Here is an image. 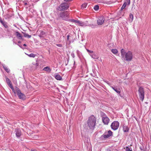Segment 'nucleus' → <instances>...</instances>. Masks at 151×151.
<instances>
[{
    "label": "nucleus",
    "instance_id": "nucleus-1",
    "mask_svg": "<svg viewBox=\"0 0 151 151\" xmlns=\"http://www.w3.org/2000/svg\"><path fill=\"white\" fill-rule=\"evenodd\" d=\"M122 57L123 60L127 61H131L133 57L132 53L130 51H128L126 52L123 49H122L121 51Z\"/></svg>",
    "mask_w": 151,
    "mask_h": 151
},
{
    "label": "nucleus",
    "instance_id": "nucleus-2",
    "mask_svg": "<svg viewBox=\"0 0 151 151\" xmlns=\"http://www.w3.org/2000/svg\"><path fill=\"white\" fill-rule=\"evenodd\" d=\"M96 119L95 116L91 115L88 118L87 124L89 127L91 129H93L95 126Z\"/></svg>",
    "mask_w": 151,
    "mask_h": 151
},
{
    "label": "nucleus",
    "instance_id": "nucleus-3",
    "mask_svg": "<svg viewBox=\"0 0 151 151\" xmlns=\"http://www.w3.org/2000/svg\"><path fill=\"white\" fill-rule=\"evenodd\" d=\"M69 6V4L68 3L64 2L58 6L57 9L60 11H63L67 9Z\"/></svg>",
    "mask_w": 151,
    "mask_h": 151
},
{
    "label": "nucleus",
    "instance_id": "nucleus-4",
    "mask_svg": "<svg viewBox=\"0 0 151 151\" xmlns=\"http://www.w3.org/2000/svg\"><path fill=\"white\" fill-rule=\"evenodd\" d=\"M101 115L102 117V121L106 125H108L109 119L106 114L103 112L101 113Z\"/></svg>",
    "mask_w": 151,
    "mask_h": 151
},
{
    "label": "nucleus",
    "instance_id": "nucleus-5",
    "mask_svg": "<svg viewBox=\"0 0 151 151\" xmlns=\"http://www.w3.org/2000/svg\"><path fill=\"white\" fill-rule=\"evenodd\" d=\"M139 97L140 100L143 101L144 99L145 93L144 89L141 87L139 88L138 90Z\"/></svg>",
    "mask_w": 151,
    "mask_h": 151
},
{
    "label": "nucleus",
    "instance_id": "nucleus-6",
    "mask_svg": "<svg viewBox=\"0 0 151 151\" xmlns=\"http://www.w3.org/2000/svg\"><path fill=\"white\" fill-rule=\"evenodd\" d=\"M69 14L67 12H61L60 14V17L63 20L67 21L68 19Z\"/></svg>",
    "mask_w": 151,
    "mask_h": 151
},
{
    "label": "nucleus",
    "instance_id": "nucleus-7",
    "mask_svg": "<svg viewBox=\"0 0 151 151\" xmlns=\"http://www.w3.org/2000/svg\"><path fill=\"white\" fill-rule=\"evenodd\" d=\"M119 123L117 121H115L112 122L111 127L112 129L115 130L117 129L119 126Z\"/></svg>",
    "mask_w": 151,
    "mask_h": 151
},
{
    "label": "nucleus",
    "instance_id": "nucleus-8",
    "mask_svg": "<svg viewBox=\"0 0 151 151\" xmlns=\"http://www.w3.org/2000/svg\"><path fill=\"white\" fill-rule=\"evenodd\" d=\"M16 91L19 99H23L25 98V95L21 92L20 90L18 88H17Z\"/></svg>",
    "mask_w": 151,
    "mask_h": 151
},
{
    "label": "nucleus",
    "instance_id": "nucleus-9",
    "mask_svg": "<svg viewBox=\"0 0 151 151\" xmlns=\"http://www.w3.org/2000/svg\"><path fill=\"white\" fill-rule=\"evenodd\" d=\"M105 19L103 16L99 17L97 20V24L99 25H101L104 23Z\"/></svg>",
    "mask_w": 151,
    "mask_h": 151
},
{
    "label": "nucleus",
    "instance_id": "nucleus-10",
    "mask_svg": "<svg viewBox=\"0 0 151 151\" xmlns=\"http://www.w3.org/2000/svg\"><path fill=\"white\" fill-rule=\"evenodd\" d=\"M112 134V132L110 130H109L107 134H104L101 136V139L106 138L109 137L110 136H111Z\"/></svg>",
    "mask_w": 151,
    "mask_h": 151
},
{
    "label": "nucleus",
    "instance_id": "nucleus-11",
    "mask_svg": "<svg viewBox=\"0 0 151 151\" xmlns=\"http://www.w3.org/2000/svg\"><path fill=\"white\" fill-rule=\"evenodd\" d=\"M6 81L7 83L8 86H9V87L11 88L12 90L13 91H14V89L12 86V84L11 81L9 80V79L8 78H6Z\"/></svg>",
    "mask_w": 151,
    "mask_h": 151
},
{
    "label": "nucleus",
    "instance_id": "nucleus-12",
    "mask_svg": "<svg viewBox=\"0 0 151 151\" xmlns=\"http://www.w3.org/2000/svg\"><path fill=\"white\" fill-rule=\"evenodd\" d=\"M77 25L81 26H89L88 25V24L87 23V22H82V21L78 20L77 21Z\"/></svg>",
    "mask_w": 151,
    "mask_h": 151
},
{
    "label": "nucleus",
    "instance_id": "nucleus-13",
    "mask_svg": "<svg viewBox=\"0 0 151 151\" xmlns=\"http://www.w3.org/2000/svg\"><path fill=\"white\" fill-rule=\"evenodd\" d=\"M15 132L16 136L17 137H20L21 135L22 132L20 129H16L15 130Z\"/></svg>",
    "mask_w": 151,
    "mask_h": 151
},
{
    "label": "nucleus",
    "instance_id": "nucleus-14",
    "mask_svg": "<svg viewBox=\"0 0 151 151\" xmlns=\"http://www.w3.org/2000/svg\"><path fill=\"white\" fill-rule=\"evenodd\" d=\"M40 33L39 34V36L40 37H43L46 35V33L43 31H40Z\"/></svg>",
    "mask_w": 151,
    "mask_h": 151
},
{
    "label": "nucleus",
    "instance_id": "nucleus-15",
    "mask_svg": "<svg viewBox=\"0 0 151 151\" xmlns=\"http://www.w3.org/2000/svg\"><path fill=\"white\" fill-rule=\"evenodd\" d=\"M43 70L44 71H45L48 73H50L51 71V69L48 66H47L44 68Z\"/></svg>",
    "mask_w": 151,
    "mask_h": 151
},
{
    "label": "nucleus",
    "instance_id": "nucleus-16",
    "mask_svg": "<svg viewBox=\"0 0 151 151\" xmlns=\"http://www.w3.org/2000/svg\"><path fill=\"white\" fill-rule=\"evenodd\" d=\"M89 55L92 58L94 59H98L99 58L98 56L96 54H91L89 53Z\"/></svg>",
    "mask_w": 151,
    "mask_h": 151
},
{
    "label": "nucleus",
    "instance_id": "nucleus-17",
    "mask_svg": "<svg viewBox=\"0 0 151 151\" xmlns=\"http://www.w3.org/2000/svg\"><path fill=\"white\" fill-rule=\"evenodd\" d=\"M130 0H125L124 4L123 5L125 7L126 6L129 5L130 3Z\"/></svg>",
    "mask_w": 151,
    "mask_h": 151
},
{
    "label": "nucleus",
    "instance_id": "nucleus-18",
    "mask_svg": "<svg viewBox=\"0 0 151 151\" xmlns=\"http://www.w3.org/2000/svg\"><path fill=\"white\" fill-rule=\"evenodd\" d=\"M129 129L127 126L126 125H124L123 128V130L124 132H127L129 131Z\"/></svg>",
    "mask_w": 151,
    "mask_h": 151
},
{
    "label": "nucleus",
    "instance_id": "nucleus-19",
    "mask_svg": "<svg viewBox=\"0 0 151 151\" xmlns=\"http://www.w3.org/2000/svg\"><path fill=\"white\" fill-rule=\"evenodd\" d=\"M0 22L3 25L4 27L6 28H7L8 27L7 23L5 21H3L1 20H0Z\"/></svg>",
    "mask_w": 151,
    "mask_h": 151
},
{
    "label": "nucleus",
    "instance_id": "nucleus-20",
    "mask_svg": "<svg viewBox=\"0 0 151 151\" xmlns=\"http://www.w3.org/2000/svg\"><path fill=\"white\" fill-rule=\"evenodd\" d=\"M15 34L17 37L19 39H21L22 38V35L19 32H16L15 33Z\"/></svg>",
    "mask_w": 151,
    "mask_h": 151
},
{
    "label": "nucleus",
    "instance_id": "nucleus-21",
    "mask_svg": "<svg viewBox=\"0 0 151 151\" xmlns=\"http://www.w3.org/2000/svg\"><path fill=\"white\" fill-rule=\"evenodd\" d=\"M133 15L132 14H129V21L130 22H132L133 19Z\"/></svg>",
    "mask_w": 151,
    "mask_h": 151
},
{
    "label": "nucleus",
    "instance_id": "nucleus-22",
    "mask_svg": "<svg viewBox=\"0 0 151 151\" xmlns=\"http://www.w3.org/2000/svg\"><path fill=\"white\" fill-rule=\"evenodd\" d=\"M55 78L57 80H60L62 79L61 77L59 75H57L55 76Z\"/></svg>",
    "mask_w": 151,
    "mask_h": 151
},
{
    "label": "nucleus",
    "instance_id": "nucleus-23",
    "mask_svg": "<svg viewBox=\"0 0 151 151\" xmlns=\"http://www.w3.org/2000/svg\"><path fill=\"white\" fill-rule=\"evenodd\" d=\"M3 68L5 71L8 73H9L10 72V70L5 65H3Z\"/></svg>",
    "mask_w": 151,
    "mask_h": 151
},
{
    "label": "nucleus",
    "instance_id": "nucleus-24",
    "mask_svg": "<svg viewBox=\"0 0 151 151\" xmlns=\"http://www.w3.org/2000/svg\"><path fill=\"white\" fill-rule=\"evenodd\" d=\"M87 6V4L86 3H84L81 6V8L82 9H83L86 8Z\"/></svg>",
    "mask_w": 151,
    "mask_h": 151
},
{
    "label": "nucleus",
    "instance_id": "nucleus-25",
    "mask_svg": "<svg viewBox=\"0 0 151 151\" xmlns=\"http://www.w3.org/2000/svg\"><path fill=\"white\" fill-rule=\"evenodd\" d=\"M114 90L118 94H119L120 93V90L119 89H117L115 87Z\"/></svg>",
    "mask_w": 151,
    "mask_h": 151
},
{
    "label": "nucleus",
    "instance_id": "nucleus-26",
    "mask_svg": "<svg viewBox=\"0 0 151 151\" xmlns=\"http://www.w3.org/2000/svg\"><path fill=\"white\" fill-rule=\"evenodd\" d=\"M111 52L114 54H116L118 52V51L116 49H113L111 50Z\"/></svg>",
    "mask_w": 151,
    "mask_h": 151
},
{
    "label": "nucleus",
    "instance_id": "nucleus-27",
    "mask_svg": "<svg viewBox=\"0 0 151 151\" xmlns=\"http://www.w3.org/2000/svg\"><path fill=\"white\" fill-rule=\"evenodd\" d=\"M99 6L98 5H96L94 6L93 8H94V9L95 11H97L99 10Z\"/></svg>",
    "mask_w": 151,
    "mask_h": 151
},
{
    "label": "nucleus",
    "instance_id": "nucleus-28",
    "mask_svg": "<svg viewBox=\"0 0 151 151\" xmlns=\"http://www.w3.org/2000/svg\"><path fill=\"white\" fill-rule=\"evenodd\" d=\"M24 36L25 37H27L28 38H30L31 37V35L27 34H24Z\"/></svg>",
    "mask_w": 151,
    "mask_h": 151
},
{
    "label": "nucleus",
    "instance_id": "nucleus-29",
    "mask_svg": "<svg viewBox=\"0 0 151 151\" xmlns=\"http://www.w3.org/2000/svg\"><path fill=\"white\" fill-rule=\"evenodd\" d=\"M125 150L126 151H132V149H130L128 147H126Z\"/></svg>",
    "mask_w": 151,
    "mask_h": 151
},
{
    "label": "nucleus",
    "instance_id": "nucleus-30",
    "mask_svg": "<svg viewBox=\"0 0 151 151\" xmlns=\"http://www.w3.org/2000/svg\"><path fill=\"white\" fill-rule=\"evenodd\" d=\"M30 57H32V58H34L35 56V55L31 53L29 55H28Z\"/></svg>",
    "mask_w": 151,
    "mask_h": 151
},
{
    "label": "nucleus",
    "instance_id": "nucleus-31",
    "mask_svg": "<svg viewBox=\"0 0 151 151\" xmlns=\"http://www.w3.org/2000/svg\"><path fill=\"white\" fill-rule=\"evenodd\" d=\"M86 50L89 54L90 53L91 54V53H93V51L90 50L88 49H86Z\"/></svg>",
    "mask_w": 151,
    "mask_h": 151
},
{
    "label": "nucleus",
    "instance_id": "nucleus-32",
    "mask_svg": "<svg viewBox=\"0 0 151 151\" xmlns=\"http://www.w3.org/2000/svg\"><path fill=\"white\" fill-rule=\"evenodd\" d=\"M88 25H89V26H90L92 28H95V27H96V25H94L93 24H88Z\"/></svg>",
    "mask_w": 151,
    "mask_h": 151
},
{
    "label": "nucleus",
    "instance_id": "nucleus-33",
    "mask_svg": "<svg viewBox=\"0 0 151 151\" xmlns=\"http://www.w3.org/2000/svg\"><path fill=\"white\" fill-rule=\"evenodd\" d=\"M78 20H76L75 19H73L72 21L73 22H75L76 24H77V21H78Z\"/></svg>",
    "mask_w": 151,
    "mask_h": 151
},
{
    "label": "nucleus",
    "instance_id": "nucleus-34",
    "mask_svg": "<svg viewBox=\"0 0 151 151\" xmlns=\"http://www.w3.org/2000/svg\"><path fill=\"white\" fill-rule=\"evenodd\" d=\"M71 55L73 58H74L75 57V54L74 52H72L71 53Z\"/></svg>",
    "mask_w": 151,
    "mask_h": 151
},
{
    "label": "nucleus",
    "instance_id": "nucleus-35",
    "mask_svg": "<svg viewBox=\"0 0 151 151\" xmlns=\"http://www.w3.org/2000/svg\"><path fill=\"white\" fill-rule=\"evenodd\" d=\"M125 7L123 5L121 8V9L122 10L123 9H124Z\"/></svg>",
    "mask_w": 151,
    "mask_h": 151
},
{
    "label": "nucleus",
    "instance_id": "nucleus-36",
    "mask_svg": "<svg viewBox=\"0 0 151 151\" xmlns=\"http://www.w3.org/2000/svg\"><path fill=\"white\" fill-rule=\"evenodd\" d=\"M72 0H64V1L65 2H68V1H70Z\"/></svg>",
    "mask_w": 151,
    "mask_h": 151
},
{
    "label": "nucleus",
    "instance_id": "nucleus-37",
    "mask_svg": "<svg viewBox=\"0 0 151 151\" xmlns=\"http://www.w3.org/2000/svg\"><path fill=\"white\" fill-rule=\"evenodd\" d=\"M70 36V35H68L67 36V40H69V37Z\"/></svg>",
    "mask_w": 151,
    "mask_h": 151
},
{
    "label": "nucleus",
    "instance_id": "nucleus-38",
    "mask_svg": "<svg viewBox=\"0 0 151 151\" xmlns=\"http://www.w3.org/2000/svg\"><path fill=\"white\" fill-rule=\"evenodd\" d=\"M57 45L59 47H61V45H60V44H58V45Z\"/></svg>",
    "mask_w": 151,
    "mask_h": 151
},
{
    "label": "nucleus",
    "instance_id": "nucleus-39",
    "mask_svg": "<svg viewBox=\"0 0 151 151\" xmlns=\"http://www.w3.org/2000/svg\"><path fill=\"white\" fill-rule=\"evenodd\" d=\"M32 151H37L35 149H32Z\"/></svg>",
    "mask_w": 151,
    "mask_h": 151
},
{
    "label": "nucleus",
    "instance_id": "nucleus-40",
    "mask_svg": "<svg viewBox=\"0 0 151 151\" xmlns=\"http://www.w3.org/2000/svg\"><path fill=\"white\" fill-rule=\"evenodd\" d=\"M111 87L114 90L115 87H114L113 86H111Z\"/></svg>",
    "mask_w": 151,
    "mask_h": 151
},
{
    "label": "nucleus",
    "instance_id": "nucleus-41",
    "mask_svg": "<svg viewBox=\"0 0 151 151\" xmlns=\"http://www.w3.org/2000/svg\"><path fill=\"white\" fill-rule=\"evenodd\" d=\"M23 46H26V45L25 44H24L23 45Z\"/></svg>",
    "mask_w": 151,
    "mask_h": 151
},
{
    "label": "nucleus",
    "instance_id": "nucleus-42",
    "mask_svg": "<svg viewBox=\"0 0 151 151\" xmlns=\"http://www.w3.org/2000/svg\"><path fill=\"white\" fill-rule=\"evenodd\" d=\"M27 3H25L24 4L25 5H27Z\"/></svg>",
    "mask_w": 151,
    "mask_h": 151
},
{
    "label": "nucleus",
    "instance_id": "nucleus-43",
    "mask_svg": "<svg viewBox=\"0 0 151 151\" xmlns=\"http://www.w3.org/2000/svg\"><path fill=\"white\" fill-rule=\"evenodd\" d=\"M140 149L141 150H142V147H140Z\"/></svg>",
    "mask_w": 151,
    "mask_h": 151
},
{
    "label": "nucleus",
    "instance_id": "nucleus-44",
    "mask_svg": "<svg viewBox=\"0 0 151 151\" xmlns=\"http://www.w3.org/2000/svg\"><path fill=\"white\" fill-rule=\"evenodd\" d=\"M36 64H37V66H38V64H37V63Z\"/></svg>",
    "mask_w": 151,
    "mask_h": 151
}]
</instances>
